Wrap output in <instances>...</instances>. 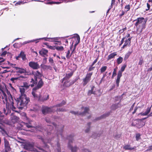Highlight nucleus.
<instances>
[{
    "label": "nucleus",
    "instance_id": "nucleus-1",
    "mask_svg": "<svg viewBox=\"0 0 152 152\" xmlns=\"http://www.w3.org/2000/svg\"><path fill=\"white\" fill-rule=\"evenodd\" d=\"M0 93H2L3 95L2 98L4 99L3 100L4 104H6V109L8 112L10 109L15 112H18L16 110V108L14 106L13 100L12 96L8 92L7 90L4 86L0 83Z\"/></svg>",
    "mask_w": 152,
    "mask_h": 152
},
{
    "label": "nucleus",
    "instance_id": "nucleus-2",
    "mask_svg": "<svg viewBox=\"0 0 152 152\" xmlns=\"http://www.w3.org/2000/svg\"><path fill=\"white\" fill-rule=\"evenodd\" d=\"M19 89L21 95L20 98L18 99L16 102L17 108L21 110L26 105L29 100L28 97L24 94L25 91L27 89L21 86L19 87Z\"/></svg>",
    "mask_w": 152,
    "mask_h": 152
},
{
    "label": "nucleus",
    "instance_id": "nucleus-3",
    "mask_svg": "<svg viewBox=\"0 0 152 152\" xmlns=\"http://www.w3.org/2000/svg\"><path fill=\"white\" fill-rule=\"evenodd\" d=\"M134 21H136L135 25L137 28V32L138 34H140L145 28L147 20L143 17H140L134 20Z\"/></svg>",
    "mask_w": 152,
    "mask_h": 152
},
{
    "label": "nucleus",
    "instance_id": "nucleus-4",
    "mask_svg": "<svg viewBox=\"0 0 152 152\" xmlns=\"http://www.w3.org/2000/svg\"><path fill=\"white\" fill-rule=\"evenodd\" d=\"M61 38H62V37H56L54 38L43 37L42 38H40L39 39H33L31 40H29L27 42H25L24 43V44H27V43L35 42V43H37L39 42V40L44 39V40L45 41H49L51 42H57L58 43H60L59 44L60 45L61 44V42L58 41V40Z\"/></svg>",
    "mask_w": 152,
    "mask_h": 152
},
{
    "label": "nucleus",
    "instance_id": "nucleus-5",
    "mask_svg": "<svg viewBox=\"0 0 152 152\" xmlns=\"http://www.w3.org/2000/svg\"><path fill=\"white\" fill-rule=\"evenodd\" d=\"M32 74L34 77V78H32L31 81V82L33 83L31 85V86L32 87L34 84H37L38 82V80L41 79L42 75L39 71H33Z\"/></svg>",
    "mask_w": 152,
    "mask_h": 152
},
{
    "label": "nucleus",
    "instance_id": "nucleus-6",
    "mask_svg": "<svg viewBox=\"0 0 152 152\" xmlns=\"http://www.w3.org/2000/svg\"><path fill=\"white\" fill-rule=\"evenodd\" d=\"M38 80V83L37 86L33 88L32 92V95L34 98H38L37 94L38 92L37 91V90L40 88L42 86L43 84V82L41 79Z\"/></svg>",
    "mask_w": 152,
    "mask_h": 152
},
{
    "label": "nucleus",
    "instance_id": "nucleus-7",
    "mask_svg": "<svg viewBox=\"0 0 152 152\" xmlns=\"http://www.w3.org/2000/svg\"><path fill=\"white\" fill-rule=\"evenodd\" d=\"M54 127H55V129H57V132L56 133L57 136L58 137L59 136H62V132L63 130L62 129H58V127L55 123H52L51 125H48V126L47 128L49 129V130H45L46 132H47V133L49 134L50 133V131L53 129Z\"/></svg>",
    "mask_w": 152,
    "mask_h": 152
},
{
    "label": "nucleus",
    "instance_id": "nucleus-8",
    "mask_svg": "<svg viewBox=\"0 0 152 152\" xmlns=\"http://www.w3.org/2000/svg\"><path fill=\"white\" fill-rule=\"evenodd\" d=\"M145 124V123L141 120H134L132 124V126H136L138 128H140Z\"/></svg>",
    "mask_w": 152,
    "mask_h": 152
},
{
    "label": "nucleus",
    "instance_id": "nucleus-9",
    "mask_svg": "<svg viewBox=\"0 0 152 152\" xmlns=\"http://www.w3.org/2000/svg\"><path fill=\"white\" fill-rule=\"evenodd\" d=\"M126 66V65H124L121 68L120 70H119L117 76V78L116 80V82L117 86H119V83L121 77L122 75V73L124 70Z\"/></svg>",
    "mask_w": 152,
    "mask_h": 152
},
{
    "label": "nucleus",
    "instance_id": "nucleus-10",
    "mask_svg": "<svg viewBox=\"0 0 152 152\" xmlns=\"http://www.w3.org/2000/svg\"><path fill=\"white\" fill-rule=\"evenodd\" d=\"M92 74V72L87 73L85 77L83 79V86H85L90 81Z\"/></svg>",
    "mask_w": 152,
    "mask_h": 152
},
{
    "label": "nucleus",
    "instance_id": "nucleus-11",
    "mask_svg": "<svg viewBox=\"0 0 152 152\" xmlns=\"http://www.w3.org/2000/svg\"><path fill=\"white\" fill-rule=\"evenodd\" d=\"M82 109H83L84 111L82 113H79L78 112H75L74 111H71L70 113L75 115H84L88 113L89 110V108L87 107H83Z\"/></svg>",
    "mask_w": 152,
    "mask_h": 152
},
{
    "label": "nucleus",
    "instance_id": "nucleus-12",
    "mask_svg": "<svg viewBox=\"0 0 152 152\" xmlns=\"http://www.w3.org/2000/svg\"><path fill=\"white\" fill-rule=\"evenodd\" d=\"M28 65L30 67L34 70L38 69L40 67V66L37 62L33 61L30 62Z\"/></svg>",
    "mask_w": 152,
    "mask_h": 152
},
{
    "label": "nucleus",
    "instance_id": "nucleus-13",
    "mask_svg": "<svg viewBox=\"0 0 152 152\" xmlns=\"http://www.w3.org/2000/svg\"><path fill=\"white\" fill-rule=\"evenodd\" d=\"M24 148L27 150L31 151H37V152L39 151L34 148L32 144L29 143L26 144L24 146Z\"/></svg>",
    "mask_w": 152,
    "mask_h": 152
},
{
    "label": "nucleus",
    "instance_id": "nucleus-14",
    "mask_svg": "<svg viewBox=\"0 0 152 152\" xmlns=\"http://www.w3.org/2000/svg\"><path fill=\"white\" fill-rule=\"evenodd\" d=\"M21 126V129L25 130L28 131L27 128H30L32 127V126L31 125V123L29 122V123H25L24 122H22L20 124Z\"/></svg>",
    "mask_w": 152,
    "mask_h": 152
},
{
    "label": "nucleus",
    "instance_id": "nucleus-15",
    "mask_svg": "<svg viewBox=\"0 0 152 152\" xmlns=\"http://www.w3.org/2000/svg\"><path fill=\"white\" fill-rule=\"evenodd\" d=\"M68 138L69 143L68 144V147L71 150L72 152H75L77 151V147H73L72 146L71 143L72 142V138L71 136H70Z\"/></svg>",
    "mask_w": 152,
    "mask_h": 152
},
{
    "label": "nucleus",
    "instance_id": "nucleus-16",
    "mask_svg": "<svg viewBox=\"0 0 152 152\" xmlns=\"http://www.w3.org/2000/svg\"><path fill=\"white\" fill-rule=\"evenodd\" d=\"M37 95L38 98H35V99H38V100L39 101H44L48 99L49 98V96L48 95L46 94L43 96H40L39 94H37Z\"/></svg>",
    "mask_w": 152,
    "mask_h": 152
},
{
    "label": "nucleus",
    "instance_id": "nucleus-17",
    "mask_svg": "<svg viewBox=\"0 0 152 152\" xmlns=\"http://www.w3.org/2000/svg\"><path fill=\"white\" fill-rule=\"evenodd\" d=\"M52 111V110L51 109L47 107H43L42 109V112L44 115Z\"/></svg>",
    "mask_w": 152,
    "mask_h": 152
},
{
    "label": "nucleus",
    "instance_id": "nucleus-18",
    "mask_svg": "<svg viewBox=\"0 0 152 152\" xmlns=\"http://www.w3.org/2000/svg\"><path fill=\"white\" fill-rule=\"evenodd\" d=\"M15 70H16V72L20 74H24L26 73V69L22 68H20L18 67H15Z\"/></svg>",
    "mask_w": 152,
    "mask_h": 152
},
{
    "label": "nucleus",
    "instance_id": "nucleus-19",
    "mask_svg": "<svg viewBox=\"0 0 152 152\" xmlns=\"http://www.w3.org/2000/svg\"><path fill=\"white\" fill-rule=\"evenodd\" d=\"M98 59V57L93 62L92 64L89 66V68L88 69V71L90 72L91 71L93 70L95 68V66H94V64L97 62V60Z\"/></svg>",
    "mask_w": 152,
    "mask_h": 152
},
{
    "label": "nucleus",
    "instance_id": "nucleus-20",
    "mask_svg": "<svg viewBox=\"0 0 152 152\" xmlns=\"http://www.w3.org/2000/svg\"><path fill=\"white\" fill-rule=\"evenodd\" d=\"M48 53V51L44 48L42 49L39 52V53L40 55L44 57L48 56L47 54Z\"/></svg>",
    "mask_w": 152,
    "mask_h": 152
},
{
    "label": "nucleus",
    "instance_id": "nucleus-21",
    "mask_svg": "<svg viewBox=\"0 0 152 152\" xmlns=\"http://www.w3.org/2000/svg\"><path fill=\"white\" fill-rule=\"evenodd\" d=\"M132 37L129 38L125 41V43L122 47V48H124L126 46H130L131 43V40Z\"/></svg>",
    "mask_w": 152,
    "mask_h": 152
},
{
    "label": "nucleus",
    "instance_id": "nucleus-22",
    "mask_svg": "<svg viewBox=\"0 0 152 152\" xmlns=\"http://www.w3.org/2000/svg\"><path fill=\"white\" fill-rule=\"evenodd\" d=\"M121 106V104L119 102L113 104L111 106V108L112 110H115Z\"/></svg>",
    "mask_w": 152,
    "mask_h": 152
},
{
    "label": "nucleus",
    "instance_id": "nucleus-23",
    "mask_svg": "<svg viewBox=\"0 0 152 152\" xmlns=\"http://www.w3.org/2000/svg\"><path fill=\"white\" fill-rule=\"evenodd\" d=\"M5 149H7L8 151H10L11 149L10 146L9 142L6 139L4 140Z\"/></svg>",
    "mask_w": 152,
    "mask_h": 152
},
{
    "label": "nucleus",
    "instance_id": "nucleus-24",
    "mask_svg": "<svg viewBox=\"0 0 152 152\" xmlns=\"http://www.w3.org/2000/svg\"><path fill=\"white\" fill-rule=\"evenodd\" d=\"M117 52H114L110 54L108 56L107 60L109 61L114 58L117 55Z\"/></svg>",
    "mask_w": 152,
    "mask_h": 152
},
{
    "label": "nucleus",
    "instance_id": "nucleus-25",
    "mask_svg": "<svg viewBox=\"0 0 152 152\" xmlns=\"http://www.w3.org/2000/svg\"><path fill=\"white\" fill-rule=\"evenodd\" d=\"M150 111L151 108L148 107L145 112H141L140 113V114L143 116L148 115Z\"/></svg>",
    "mask_w": 152,
    "mask_h": 152
},
{
    "label": "nucleus",
    "instance_id": "nucleus-26",
    "mask_svg": "<svg viewBox=\"0 0 152 152\" xmlns=\"http://www.w3.org/2000/svg\"><path fill=\"white\" fill-rule=\"evenodd\" d=\"M124 149L125 150H134L136 148V146H134L133 147H131L130 145H125L123 147Z\"/></svg>",
    "mask_w": 152,
    "mask_h": 152
},
{
    "label": "nucleus",
    "instance_id": "nucleus-27",
    "mask_svg": "<svg viewBox=\"0 0 152 152\" xmlns=\"http://www.w3.org/2000/svg\"><path fill=\"white\" fill-rule=\"evenodd\" d=\"M110 114V112H108L106 113L103 114L100 117H98L96 118V120H98L101 119L102 118H104L108 116Z\"/></svg>",
    "mask_w": 152,
    "mask_h": 152
},
{
    "label": "nucleus",
    "instance_id": "nucleus-28",
    "mask_svg": "<svg viewBox=\"0 0 152 152\" xmlns=\"http://www.w3.org/2000/svg\"><path fill=\"white\" fill-rule=\"evenodd\" d=\"M72 75L73 73L72 72H70L68 74H66V77L63 78V81L66 80L67 79H69L72 76Z\"/></svg>",
    "mask_w": 152,
    "mask_h": 152
},
{
    "label": "nucleus",
    "instance_id": "nucleus-29",
    "mask_svg": "<svg viewBox=\"0 0 152 152\" xmlns=\"http://www.w3.org/2000/svg\"><path fill=\"white\" fill-rule=\"evenodd\" d=\"M20 57L23 60H25L26 59V56L24 52H21L20 53Z\"/></svg>",
    "mask_w": 152,
    "mask_h": 152
},
{
    "label": "nucleus",
    "instance_id": "nucleus-30",
    "mask_svg": "<svg viewBox=\"0 0 152 152\" xmlns=\"http://www.w3.org/2000/svg\"><path fill=\"white\" fill-rule=\"evenodd\" d=\"M132 52L129 51L127 53H126L125 55V56L124 58V60H126L129 57V56L132 53Z\"/></svg>",
    "mask_w": 152,
    "mask_h": 152
},
{
    "label": "nucleus",
    "instance_id": "nucleus-31",
    "mask_svg": "<svg viewBox=\"0 0 152 152\" xmlns=\"http://www.w3.org/2000/svg\"><path fill=\"white\" fill-rule=\"evenodd\" d=\"M19 77H12L10 79V80L12 83H15L19 79Z\"/></svg>",
    "mask_w": 152,
    "mask_h": 152
},
{
    "label": "nucleus",
    "instance_id": "nucleus-32",
    "mask_svg": "<svg viewBox=\"0 0 152 152\" xmlns=\"http://www.w3.org/2000/svg\"><path fill=\"white\" fill-rule=\"evenodd\" d=\"M72 53L70 54V51L69 50H68L66 53V57L68 59H69L71 57L72 54Z\"/></svg>",
    "mask_w": 152,
    "mask_h": 152
},
{
    "label": "nucleus",
    "instance_id": "nucleus-33",
    "mask_svg": "<svg viewBox=\"0 0 152 152\" xmlns=\"http://www.w3.org/2000/svg\"><path fill=\"white\" fill-rule=\"evenodd\" d=\"M123 60V58L121 57H119L117 59V62L118 64H121Z\"/></svg>",
    "mask_w": 152,
    "mask_h": 152
},
{
    "label": "nucleus",
    "instance_id": "nucleus-34",
    "mask_svg": "<svg viewBox=\"0 0 152 152\" xmlns=\"http://www.w3.org/2000/svg\"><path fill=\"white\" fill-rule=\"evenodd\" d=\"M91 124V123H88L87 126V129H85V131L86 132H89L90 129V126Z\"/></svg>",
    "mask_w": 152,
    "mask_h": 152
},
{
    "label": "nucleus",
    "instance_id": "nucleus-35",
    "mask_svg": "<svg viewBox=\"0 0 152 152\" xmlns=\"http://www.w3.org/2000/svg\"><path fill=\"white\" fill-rule=\"evenodd\" d=\"M30 86V85L29 84L25 82L23 83V85L22 86L24 87L25 89H27L29 88Z\"/></svg>",
    "mask_w": 152,
    "mask_h": 152
},
{
    "label": "nucleus",
    "instance_id": "nucleus-36",
    "mask_svg": "<svg viewBox=\"0 0 152 152\" xmlns=\"http://www.w3.org/2000/svg\"><path fill=\"white\" fill-rule=\"evenodd\" d=\"M117 67H116L114 69L112 76V77L113 78L114 77L116 76V70H117Z\"/></svg>",
    "mask_w": 152,
    "mask_h": 152
},
{
    "label": "nucleus",
    "instance_id": "nucleus-37",
    "mask_svg": "<svg viewBox=\"0 0 152 152\" xmlns=\"http://www.w3.org/2000/svg\"><path fill=\"white\" fill-rule=\"evenodd\" d=\"M107 66H102L100 69V72L101 73H103L107 69Z\"/></svg>",
    "mask_w": 152,
    "mask_h": 152
},
{
    "label": "nucleus",
    "instance_id": "nucleus-38",
    "mask_svg": "<svg viewBox=\"0 0 152 152\" xmlns=\"http://www.w3.org/2000/svg\"><path fill=\"white\" fill-rule=\"evenodd\" d=\"M55 49L58 50L62 51L64 49V48L63 46H57L56 47Z\"/></svg>",
    "mask_w": 152,
    "mask_h": 152
},
{
    "label": "nucleus",
    "instance_id": "nucleus-39",
    "mask_svg": "<svg viewBox=\"0 0 152 152\" xmlns=\"http://www.w3.org/2000/svg\"><path fill=\"white\" fill-rule=\"evenodd\" d=\"M136 140H138L140 139V135L139 133H137L136 135Z\"/></svg>",
    "mask_w": 152,
    "mask_h": 152
},
{
    "label": "nucleus",
    "instance_id": "nucleus-40",
    "mask_svg": "<svg viewBox=\"0 0 152 152\" xmlns=\"http://www.w3.org/2000/svg\"><path fill=\"white\" fill-rule=\"evenodd\" d=\"M143 63V59L142 57L140 58L138 64L141 65Z\"/></svg>",
    "mask_w": 152,
    "mask_h": 152
},
{
    "label": "nucleus",
    "instance_id": "nucleus-41",
    "mask_svg": "<svg viewBox=\"0 0 152 152\" xmlns=\"http://www.w3.org/2000/svg\"><path fill=\"white\" fill-rule=\"evenodd\" d=\"M14 69L12 70L11 69L9 71H10V72H11V75H14V73L16 72V70H15V67H13Z\"/></svg>",
    "mask_w": 152,
    "mask_h": 152
},
{
    "label": "nucleus",
    "instance_id": "nucleus-42",
    "mask_svg": "<svg viewBox=\"0 0 152 152\" xmlns=\"http://www.w3.org/2000/svg\"><path fill=\"white\" fill-rule=\"evenodd\" d=\"M93 88H92L91 90H89L88 91V95L89 96V95H91L92 94H94V93L93 92Z\"/></svg>",
    "mask_w": 152,
    "mask_h": 152
},
{
    "label": "nucleus",
    "instance_id": "nucleus-43",
    "mask_svg": "<svg viewBox=\"0 0 152 152\" xmlns=\"http://www.w3.org/2000/svg\"><path fill=\"white\" fill-rule=\"evenodd\" d=\"M42 141L44 142V143L45 144V146L46 147H47V145H46V144L45 143L46 142L47 143H49L50 142L49 140H43Z\"/></svg>",
    "mask_w": 152,
    "mask_h": 152
},
{
    "label": "nucleus",
    "instance_id": "nucleus-44",
    "mask_svg": "<svg viewBox=\"0 0 152 152\" xmlns=\"http://www.w3.org/2000/svg\"><path fill=\"white\" fill-rule=\"evenodd\" d=\"M125 9L126 10V11H128L130 9V5H128L126 6L125 7Z\"/></svg>",
    "mask_w": 152,
    "mask_h": 152
},
{
    "label": "nucleus",
    "instance_id": "nucleus-45",
    "mask_svg": "<svg viewBox=\"0 0 152 152\" xmlns=\"http://www.w3.org/2000/svg\"><path fill=\"white\" fill-rule=\"evenodd\" d=\"M115 100L116 101H119L120 102L121 100V97L120 96H117L115 97Z\"/></svg>",
    "mask_w": 152,
    "mask_h": 152
},
{
    "label": "nucleus",
    "instance_id": "nucleus-46",
    "mask_svg": "<svg viewBox=\"0 0 152 152\" xmlns=\"http://www.w3.org/2000/svg\"><path fill=\"white\" fill-rule=\"evenodd\" d=\"M68 83V82L66 81L64 83V86H66V87H69V86L70 85H72V84H67V83Z\"/></svg>",
    "mask_w": 152,
    "mask_h": 152
},
{
    "label": "nucleus",
    "instance_id": "nucleus-47",
    "mask_svg": "<svg viewBox=\"0 0 152 152\" xmlns=\"http://www.w3.org/2000/svg\"><path fill=\"white\" fill-rule=\"evenodd\" d=\"M120 134H115L114 135V137L116 139H118L120 137Z\"/></svg>",
    "mask_w": 152,
    "mask_h": 152
},
{
    "label": "nucleus",
    "instance_id": "nucleus-48",
    "mask_svg": "<svg viewBox=\"0 0 152 152\" xmlns=\"http://www.w3.org/2000/svg\"><path fill=\"white\" fill-rule=\"evenodd\" d=\"M57 111H65V108H59V109H57L56 110Z\"/></svg>",
    "mask_w": 152,
    "mask_h": 152
},
{
    "label": "nucleus",
    "instance_id": "nucleus-49",
    "mask_svg": "<svg viewBox=\"0 0 152 152\" xmlns=\"http://www.w3.org/2000/svg\"><path fill=\"white\" fill-rule=\"evenodd\" d=\"M65 104V102H63L61 103L57 104V106H58V107H60V106H62V105Z\"/></svg>",
    "mask_w": 152,
    "mask_h": 152
},
{
    "label": "nucleus",
    "instance_id": "nucleus-50",
    "mask_svg": "<svg viewBox=\"0 0 152 152\" xmlns=\"http://www.w3.org/2000/svg\"><path fill=\"white\" fill-rule=\"evenodd\" d=\"M78 43H76L75 45H74V49H73L72 51V53H74V52L75 49V48H76V47L77 46V45H78Z\"/></svg>",
    "mask_w": 152,
    "mask_h": 152
},
{
    "label": "nucleus",
    "instance_id": "nucleus-51",
    "mask_svg": "<svg viewBox=\"0 0 152 152\" xmlns=\"http://www.w3.org/2000/svg\"><path fill=\"white\" fill-rule=\"evenodd\" d=\"M125 37L123 38L122 39L121 42V43L119 44L120 46H121L122 44L123 43V42H124V40L125 39Z\"/></svg>",
    "mask_w": 152,
    "mask_h": 152
},
{
    "label": "nucleus",
    "instance_id": "nucleus-52",
    "mask_svg": "<svg viewBox=\"0 0 152 152\" xmlns=\"http://www.w3.org/2000/svg\"><path fill=\"white\" fill-rule=\"evenodd\" d=\"M147 6L148 9H146V10H145L146 11H148V10H149L150 8V4H149L148 3L147 4Z\"/></svg>",
    "mask_w": 152,
    "mask_h": 152
},
{
    "label": "nucleus",
    "instance_id": "nucleus-53",
    "mask_svg": "<svg viewBox=\"0 0 152 152\" xmlns=\"http://www.w3.org/2000/svg\"><path fill=\"white\" fill-rule=\"evenodd\" d=\"M77 40L78 41L76 43H78V44L79 43L80 41V38L79 36H78L76 38Z\"/></svg>",
    "mask_w": 152,
    "mask_h": 152
},
{
    "label": "nucleus",
    "instance_id": "nucleus-54",
    "mask_svg": "<svg viewBox=\"0 0 152 152\" xmlns=\"http://www.w3.org/2000/svg\"><path fill=\"white\" fill-rule=\"evenodd\" d=\"M83 152H91V151H89L88 149H85L83 150Z\"/></svg>",
    "mask_w": 152,
    "mask_h": 152
},
{
    "label": "nucleus",
    "instance_id": "nucleus-55",
    "mask_svg": "<svg viewBox=\"0 0 152 152\" xmlns=\"http://www.w3.org/2000/svg\"><path fill=\"white\" fill-rule=\"evenodd\" d=\"M10 72V71L8 70L7 69H5L4 70L3 72H1V73L2 74L5 73L7 72Z\"/></svg>",
    "mask_w": 152,
    "mask_h": 152
},
{
    "label": "nucleus",
    "instance_id": "nucleus-56",
    "mask_svg": "<svg viewBox=\"0 0 152 152\" xmlns=\"http://www.w3.org/2000/svg\"><path fill=\"white\" fill-rule=\"evenodd\" d=\"M7 52L6 51H4L1 54V56H4L7 54Z\"/></svg>",
    "mask_w": 152,
    "mask_h": 152
},
{
    "label": "nucleus",
    "instance_id": "nucleus-57",
    "mask_svg": "<svg viewBox=\"0 0 152 152\" xmlns=\"http://www.w3.org/2000/svg\"><path fill=\"white\" fill-rule=\"evenodd\" d=\"M49 62H50L51 63H52L53 62V59L51 58H49Z\"/></svg>",
    "mask_w": 152,
    "mask_h": 152
},
{
    "label": "nucleus",
    "instance_id": "nucleus-58",
    "mask_svg": "<svg viewBox=\"0 0 152 152\" xmlns=\"http://www.w3.org/2000/svg\"><path fill=\"white\" fill-rule=\"evenodd\" d=\"M148 149H147V151L151 150H152V145H151V146H149L148 147Z\"/></svg>",
    "mask_w": 152,
    "mask_h": 152
},
{
    "label": "nucleus",
    "instance_id": "nucleus-59",
    "mask_svg": "<svg viewBox=\"0 0 152 152\" xmlns=\"http://www.w3.org/2000/svg\"><path fill=\"white\" fill-rule=\"evenodd\" d=\"M55 46H50V47L49 49H50L51 50H54L55 49Z\"/></svg>",
    "mask_w": 152,
    "mask_h": 152
},
{
    "label": "nucleus",
    "instance_id": "nucleus-60",
    "mask_svg": "<svg viewBox=\"0 0 152 152\" xmlns=\"http://www.w3.org/2000/svg\"><path fill=\"white\" fill-rule=\"evenodd\" d=\"M47 58H45L43 60V62L44 63H45L47 61Z\"/></svg>",
    "mask_w": 152,
    "mask_h": 152
},
{
    "label": "nucleus",
    "instance_id": "nucleus-61",
    "mask_svg": "<svg viewBox=\"0 0 152 152\" xmlns=\"http://www.w3.org/2000/svg\"><path fill=\"white\" fill-rule=\"evenodd\" d=\"M45 45L47 46V47L48 48H49L50 47V46L48 43H45L44 44Z\"/></svg>",
    "mask_w": 152,
    "mask_h": 152
},
{
    "label": "nucleus",
    "instance_id": "nucleus-62",
    "mask_svg": "<svg viewBox=\"0 0 152 152\" xmlns=\"http://www.w3.org/2000/svg\"><path fill=\"white\" fill-rule=\"evenodd\" d=\"M134 104H135V103H133L132 105V106H131V107L130 109V110H132L133 108V107L134 106Z\"/></svg>",
    "mask_w": 152,
    "mask_h": 152
},
{
    "label": "nucleus",
    "instance_id": "nucleus-63",
    "mask_svg": "<svg viewBox=\"0 0 152 152\" xmlns=\"http://www.w3.org/2000/svg\"><path fill=\"white\" fill-rule=\"evenodd\" d=\"M13 118H14V119H16V121L18 120V119H19V118H18V117H16V116H14Z\"/></svg>",
    "mask_w": 152,
    "mask_h": 152
},
{
    "label": "nucleus",
    "instance_id": "nucleus-64",
    "mask_svg": "<svg viewBox=\"0 0 152 152\" xmlns=\"http://www.w3.org/2000/svg\"><path fill=\"white\" fill-rule=\"evenodd\" d=\"M124 32V31H123V30H122V29H120V30H119V33L120 34H121V33H123Z\"/></svg>",
    "mask_w": 152,
    "mask_h": 152
}]
</instances>
